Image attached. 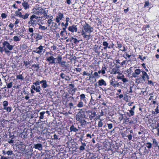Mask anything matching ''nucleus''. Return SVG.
I'll list each match as a JSON object with an SVG mask.
<instances>
[{"label": "nucleus", "mask_w": 159, "mask_h": 159, "mask_svg": "<svg viewBox=\"0 0 159 159\" xmlns=\"http://www.w3.org/2000/svg\"><path fill=\"white\" fill-rule=\"evenodd\" d=\"M29 33H31L30 36L36 39V41L42 39L43 36L40 33H35L34 32V29L32 28L29 27L28 29Z\"/></svg>", "instance_id": "nucleus-1"}, {"label": "nucleus", "mask_w": 159, "mask_h": 159, "mask_svg": "<svg viewBox=\"0 0 159 159\" xmlns=\"http://www.w3.org/2000/svg\"><path fill=\"white\" fill-rule=\"evenodd\" d=\"M39 17L36 16L34 14L32 15L30 18V20L28 22V24L29 26H32L35 27L39 22L38 19Z\"/></svg>", "instance_id": "nucleus-2"}, {"label": "nucleus", "mask_w": 159, "mask_h": 159, "mask_svg": "<svg viewBox=\"0 0 159 159\" xmlns=\"http://www.w3.org/2000/svg\"><path fill=\"white\" fill-rule=\"evenodd\" d=\"M93 29L87 23L83 25L82 32L90 33L93 32Z\"/></svg>", "instance_id": "nucleus-3"}, {"label": "nucleus", "mask_w": 159, "mask_h": 159, "mask_svg": "<svg viewBox=\"0 0 159 159\" xmlns=\"http://www.w3.org/2000/svg\"><path fill=\"white\" fill-rule=\"evenodd\" d=\"M79 110V111L76 115V119L77 121H81L85 117L86 115L84 111H83V109Z\"/></svg>", "instance_id": "nucleus-4"}, {"label": "nucleus", "mask_w": 159, "mask_h": 159, "mask_svg": "<svg viewBox=\"0 0 159 159\" xmlns=\"http://www.w3.org/2000/svg\"><path fill=\"white\" fill-rule=\"evenodd\" d=\"M3 47H5L4 51L7 54L9 52V50H12L13 48V46L10 45L7 41H5L3 43Z\"/></svg>", "instance_id": "nucleus-5"}, {"label": "nucleus", "mask_w": 159, "mask_h": 159, "mask_svg": "<svg viewBox=\"0 0 159 159\" xmlns=\"http://www.w3.org/2000/svg\"><path fill=\"white\" fill-rule=\"evenodd\" d=\"M44 47V46L42 45H40L39 47L34 50L33 52L39 54H41L42 52H44L45 50L43 49Z\"/></svg>", "instance_id": "nucleus-6"}, {"label": "nucleus", "mask_w": 159, "mask_h": 159, "mask_svg": "<svg viewBox=\"0 0 159 159\" xmlns=\"http://www.w3.org/2000/svg\"><path fill=\"white\" fill-rule=\"evenodd\" d=\"M64 18V16L63 13H62L60 12H59L58 14L56 16V22L57 23H59L60 21Z\"/></svg>", "instance_id": "nucleus-7"}, {"label": "nucleus", "mask_w": 159, "mask_h": 159, "mask_svg": "<svg viewBox=\"0 0 159 159\" xmlns=\"http://www.w3.org/2000/svg\"><path fill=\"white\" fill-rule=\"evenodd\" d=\"M68 30L72 33L76 32L77 31V25H73L71 26H69Z\"/></svg>", "instance_id": "nucleus-8"}, {"label": "nucleus", "mask_w": 159, "mask_h": 159, "mask_svg": "<svg viewBox=\"0 0 159 159\" xmlns=\"http://www.w3.org/2000/svg\"><path fill=\"white\" fill-rule=\"evenodd\" d=\"M56 59L52 56L48 57L46 58V60L49 62V64L55 63Z\"/></svg>", "instance_id": "nucleus-9"}, {"label": "nucleus", "mask_w": 159, "mask_h": 159, "mask_svg": "<svg viewBox=\"0 0 159 159\" xmlns=\"http://www.w3.org/2000/svg\"><path fill=\"white\" fill-rule=\"evenodd\" d=\"M31 88L35 90L37 92L39 93V94H42V93H40L42 89L39 85L35 86L34 85H32Z\"/></svg>", "instance_id": "nucleus-10"}, {"label": "nucleus", "mask_w": 159, "mask_h": 159, "mask_svg": "<svg viewBox=\"0 0 159 159\" xmlns=\"http://www.w3.org/2000/svg\"><path fill=\"white\" fill-rule=\"evenodd\" d=\"M152 145H153V147H154V148L157 147L158 150L159 151V143L158 142V141H157L156 139H152Z\"/></svg>", "instance_id": "nucleus-11"}, {"label": "nucleus", "mask_w": 159, "mask_h": 159, "mask_svg": "<svg viewBox=\"0 0 159 159\" xmlns=\"http://www.w3.org/2000/svg\"><path fill=\"white\" fill-rule=\"evenodd\" d=\"M141 71L139 69H136L134 71V72L132 74V76L135 78L138 77V75L140 74Z\"/></svg>", "instance_id": "nucleus-12"}, {"label": "nucleus", "mask_w": 159, "mask_h": 159, "mask_svg": "<svg viewBox=\"0 0 159 159\" xmlns=\"http://www.w3.org/2000/svg\"><path fill=\"white\" fill-rule=\"evenodd\" d=\"M97 83L99 86H106L107 85L106 82L103 79H101L98 80Z\"/></svg>", "instance_id": "nucleus-13"}, {"label": "nucleus", "mask_w": 159, "mask_h": 159, "mask_svg": "<svg viewBox=\"0 0 159 159\" xmlns=\"http://www.w3.org/2000/svg\"><path fill=\"white\" fill-rule=\"evenodd\" d=\"M33 148L41 151L43 150L42 145L39 143L34 144Z\"/></svg>", "instance_id": "nucleus-14"}, {"label": "nucleus", "mask_w": 159, "mask_h": 159, "mask_svg": "<svg viewBox=\"0 0 159 159\" xmlns=\"http://www.w3.org/2000/svg\"><path fill=\"white\" fill-rule=\"evenodd\" d=\"M120 70L116 68H113L111 70V73L113 74H118L120 75L121 73L120 72Z\"/></svg>", "instance_id": "nucleus-15"}, {"label": "nucleus", "mask_w": 159, "mask_h": 159, "mask_svg": "<svg viewBox=\"0 0 159 159\" xmlns=\"http://www.w3.org/2000/svg\"><path fill=\"white\" fill-rule=\"evenodd\" d=\"M41 84H42V87L44 89L47 88L48 86L47 84V82L46 80H43L41 81Z\"/></svg>", "instance_id": "nucleus-16"}, {"label": "nucleus", "mask_w": 159, "mask_h": 159, "mask_svg": "<svg viewBox=\"0 0 159 159\" xmlns=\"http://www.w3.org/2000/svg\"><path fill=\"white\" fill-rule=\"evenodd\" d=\"M80 100L84 102L85 103H86L87 101L86 99V97L85 94H82L80 95Z\"/></svg>", "instance_id": "nucleus-17"}, {"label": "nucleus", "mask_w": 159, "mask_h": 159, "mask_svg": "<svg viewBox=\"0 0 159 159\" xmlns=\"http://www.w3.org/2000/svg\"><path fill=\"white\" fill-rule=\"evenodd\" d=\"M102 45L104 46L103 48L105 50H106L107 48H110L111 47L109 46V44L106 41H103L102 43Z\"/></svg>", "instance_id": "nucleus-18"}, {"label": "nucleus", "mask_w": 159, "mask_h": 159, "mask_svg": "<svg viewBox=\"0 0 159 159\" xmlns=\"http://www.w3.org/2000/svg\"><path fill=\"white\" fill-rule=\"evenodd\" d=\"M55 63L60 64L61 61H62V57L61 56H57V57L55 58Z\"/></svg>", "instance_id": "nucleus-19"}, {"label": "nucleus", "mask_w": 159, "mask_h": 159, "mask_svg": "<svg viewBox=\"0 0 159 159\" xmlns=\"http://www.w3.org/2000/svg\"><path fill=\"white\" fill-rule=\"evenodd\" d=\"M70 129L71 132H77L79 130L76 127H75L73 125H72L70 127Z\"/></svg>", "instance_id": "nucleus-20"}, {"label": "nucleus", "mask_w": 159, "mask_h": 159, "mask_svg": "<svg viewBox=\"0 0 159 159\" xmlns=\"http://www.w3.org/2000/svg\"><path fill=\"white\" fill-rule=\"evenodd\" d=\"M22 5L24 7L25 9H27L29 8L30 6L28 2L26 1L23 2Z\"/></svg>", "instance_id": "nucleus-21"}, {"label": "nucleus", "mask_w": 159, "mask_h": 159, "mask_svg": "<svg viewBox=\"0 0 159 159\" xmlns=\"http://www.w3.org/2000/svg\"><path fill=\"white\" fill-rule=\"evenodd\" d=\"M116 81H115V79L112 78L111 80L110 81V84L114 88L116 87Z\"/></svg>", "instance_id": "nucleus-22"}, {"label": "nucleus", "mask_w": 159, "mask_h": 159, "mask_svg": "<svg viewBox=\"0 0 159 159\" xmlns=\"http://www.w3.org/2000/svg\"><path fill=\"white\" fill-rule=\"evenodd\" d=\"M86 113L89 115H90V113L91 114V115H96V112L95 111H92L90 110H86Z\"/></svg>", "instance_id": "nucleus-23"}, {"label": "nucleus", "mask_w": 159, "mask_h": 159, "mask_svg": "<svg viewBox=\"0 0 159 159\" xmlns=\"http://www.w3.org/2000/svg\"><path fill=\"white\" fill-rule=\"evenodd\" d=\"M43 9L41 8L35 11V13L39 16H41L43 15Z\"/></svg>", "instance_id": "nucleus-24"}, {"label": "nucleus", "mask_w": 159, "mask_h": 159, "mask_svg": "<svg viewBox=\"0 0 159 159\" xmlns=\"http://www.w3.org/2000/svg\"><path fill=\"white\" fill-rule=\"evenodd\" d=\"M128 111H129V112H127L126 113V114L127 115L129 116L130 117L131 116H133L134 115V111L133 110H129Z\"/></svg>", "instance_id": "nucleus-25"}, {"label": "nucleus", "mask_w": 159, "mask_h": 159, "mask_svg": "<svg viewBox=\"0 0 159 159\" xmlns=\"http://www.w3.org/2000/svg\"><path fill=\"white\" fill-rule=\"evenodd\" d=\"M86 33H84V32H82V35L83 36V37L87 40H88L90 37V35H88L86 34Z\"/></svg>", "instance_id": "nucleus-26"}, {"label": "nucleus", "mask_w": 159, "mask_h": 159, "mask_svg": "<svg viewBox=\"0 0 159 159\" xmlns=\"http://www.w3.org/2000/svg\"><path fill=\"white\" fill-rule=\"evenodd\" d=\"M63 30L61 31L60 33V35L64 37L65 36V34H63V33H65L66 35L67 34V31L66 30V28H62Z\"/></svg>", "instance_id": "nucleus-27"}, {"label": "nucleus", "mask_w": 159, "mask_h": 159, "mask_svg": "<svg viewBox=\"0 0 159 159\" xmlns=\"http://www.w3.org/2000/svg\"><path fill=\"white\" fill-rule=\"evenodd\" d=\"M70 42H73L75 44L78 43L79 42V41H78L77 39L73 37H71L70 38Z\"/></svg>", "instance_id": "nucleus-28"}, {"label": "nucleus", "mask_w": 159, "mask_h": 159, "mask_svg": "<svg viewBox=\"0 0 159 159\" xmlns=\"http://www.w3.org/2000/svg\"><path fill=\"white\" fill-rule=\"evenodd\" d=\"M82 145L80 147L79 149L80 150L83 151L85 149V147L86 146V144L84 143H81Z\"/></svg>", "instance_id": "nucleus-29"}, {"label": "nucleus", "mask_w": 159, "mask_h": 159, "mask_svg": "<svg viewBox=\"0 0 159 159\" xmlns=\"http://www.w3.org/2000/svg\"><path fill=\"white\" fill-rule=\"evenodd\" d=\"M66 62L65 61H61L60 63V65L61 66V67H66V68H67V66L66 65Z\"/></svg>", "instance_id": "nucleus-30"}, {"label": "nucleus", "mask_w": 159, "mask_h": 159, "mask_svg": "<svg viewBox=\"0 0 159 159\" xmlns=\"http://www.w3.org/2000/svg\"><path fill=\"white\" fill-rule=\"evenodd\" d=\"M89 104L90 105H94L95 104V101L93 99L92 97H91V98L89 103Z\"/></svg>", "instance_id": "nucleus-31"}, {"label": "nucleus", "mask_w": 159, "mask_h": 159, "mask_svg": "<svg viewBox=\"0 0 159 159\" xmlns=\"http://www.w3.org/2000/svg\"><path fill=\"white\" fill-rule=\"evenodd\" d=\"M21 37L20 36H15L13 38V40L15 42L20 41L21 39Z\"/></svg>", "instance_id": "nucleus-32"}, {"label": "nucleus", "mask_w": 159, "mask_h": 159, "mask_svg": "<svg viewBox=\"0 0 159 159\" xmlns=\"http://www.w3.org/2000/svg\"><path fill=\"white\" fill-rule=\"evenodd\" d=\"M8 103L7 101H4L3 102V109L4 110H5V107H7L8 105Z\"/></svg>", "instance_id": "nucleus-33"}, {"label": "nucleus", "mask_w": 159, "mask_h": 159, "mask_svg": "<svg viewBox=\"0 0 159 159\" xmlns=\"http://www.w3.org/2000/svg\"><path fill=\"white\" fill-rule=\"evenodd\" d=\"M62 79H65L66 80H67L65 78V77L68 78L69 77L67 76H66L64 73H61L60 75Z\"/></svg>", "instance_id": "nucleus-34"}, {"label": "nucleus", "mask_w": 159, "mask_h": 159, "mask_svg": "<svg viewBox=\"0 0 159 159\" xmlns=\"http://www.w3.org/2000/svg\"><path fill=\"white\" fill-rule=\"evenodd\" d=\"M146 147L149 149L151 148H152V144L150 142H148L146 144Z\"/></svg>", "instance_id": "nucleus-35"}, {"label": "nucleus", "mask_w": 159, "mask_h": 159, "mask_svg": "<svg viewBox=\"0 0 159 159\" xmlns=\"http://www.w3.org/2000/svg\"><path fill=\"white\" fill-rule=\"evenodd\" d=\"M137 122V119L136 118H133V120H130L129 121V123L130 124H134L136 123Z\"/></svg>", "instance_id": "nucleus-36"}, {"label": "nucleus", "mask_w": 159, "mask_h": 159, "mask_svg": "<svg viewBox=\"0 0 159 159\" xmlns=\"http://www.w3.org/2000/svg\"><path fill=\"white\" fill-rule=\"evenodd\" d=\"M84 106V103L83 102L81 101L79 102V103L77 105V107H78L81 108L83 107Z\"/></svg>", "instance_id": "nucleus-37"}, {"label": "nucleus", "mask_w": 159, "mask_h": 159, "mask_svg": "<svg viewBox=\"0 0 159 159\" xmlns=\"http://www.w3.org/2000/svg\"><path fill=\"white\" fill-rule=\"evenodd\" d=\"M45 111H42L40 113V116H39V118L41 119H43L44 118V115L45 114Z\"/></svg>", "instance_id": "nucleus-38"}, {"label": "nucleus", "mask_w": 159, "mask_h": 159, "mask_svg": "<svg viewBox=\"0 0 159 159\" xmlns=\"http://www.w3.org/2000/svg\"><path fill=\"white\" fill-rule=\"evenodd\" d=\"M16 16H18L20 17L21 18L22 16V15L21 12H20L19 11H15Z\"/></svg>", "instance_id": "nucleus-39"}, {"label": "nucleus", "mask_w": 159, "mask_h": 159, "mask_svg": "<svg viewBox=\"0 0 159 159\" xmlns=\"http://www.w3.org/2000/svg\"><path fill=\"white\" fill-rule=\"evenodd\" d=\"M148 77V75L147 73L145 74L144 75H143L142 76V78L144 81H146V78Z\"/></svg>", "instance_id": "nucleus-40"}, {"label": "nucleus", "mask_w": 159, "mask_h": 159, "mask_svg": "<svg viewBox=\"0 0 159 159\" xmlns=\"http://www.w3.org/2000/svg\"><path fill=\"white\" fill-rule=\"evenodd\" d=\"M93 78L97 77L98 78L100 77V75L98 74L97 72H95L93 75Z\"/></svg>", "instance_id": "nucleus-41"}, {"label": "nucleus", "mask_w": 159, "mask_h": 159, "mask_svg": "<svg viewBox=\"0 0 159 159\" xmlns=\"http://www.w3.org/2000/svg\"><path fill=\"white\" fill-rule=\"evenodd\" d=\"M16 78L17 79H20L21 80H23L24 79V77L22 75H17Z\"/></svg>", "instance_id": "nucleus-42"}, {"label": "nucleus", "mask_w": 159, "mask_h": 159, "mask_svg": "<svg viewBox=\"0 0 159 159\" xmlns=\"http://www.w3.org/2000/svg\"><path fill=\"white\" fill-rule=\"evenodd\" d=\"M29 15V14L28 13H26L25 15H22V16L21 18L24 19H26L28 18Z\"/></svg>", "instance_id": "nucleus-43"}, {"label": "nucleus", "mask_w": 159, "mask_h": 159, "mask_svg": "<svg viewBox=\"0 0 159 159\" xmlns=\"http://www.w3.org/2000/svg\"><path fill=\"white\" fill-rule=\"evenodd\" d=\"M107 68L105 67H102L101 70L102 74L103 75L106 73L105 70Z\"/></svg>", "instance_id": "nucleus-44"}, {"label": "nucleus", "mask_w": 159, "mask_h": 159, "mask_svg": "<svg viewBox=\"0 0 159 159\" xmlns=\"http://www.w3.org/2000/svg\"><path fill=\"white\" fill-rule=\"evenodd\" d=\"M41 81H40L39 80H38L36 81V82L33 83L34 85H35V86H39V85L40 84H41Z\"/></svg>", "instance_id": "nucleus-45"}, {"label": "nucleus", "mask_w": 159, "mask_h": 159, "mask_svg": "<svg viewBox=\"0 0 159 159\" xmlns=\"http://www.w3.org/2000/svg\"><path fill=\"white\" fill-rule=\"evenodd\" d=\"M27 46L25 44H23L20 46V48L22 50H24L26 48Z\"/></svg>", "instance_id": "nucleus-46"}, {"label": "nucleus", "mask_w": 159, "mask_h": 159, "mask_svg": "<svg viewBox=\"0 0 159 159\" xmlns=\"http://www.w3.org/2000/svg\"><path fill=\"white\" fill-rule=\"evenodd\" d=\"M13 82H11L7 84V88L8 89L11 88L12 86Z\"/></svg>", "instance_id": "nucleus-47"}, {"label": "nucleus", "mask_w": 159, "mask_h": 159, "mask_svg": "<svg viewBox=\"0 0 159 159\" xmlns=\"http://www.w3.org/2000/svg\"><path fill=\"white\" fill-rule=\"evenodd\" d=\"M133 71L132 70V67L130 68L129 69H128L126 70V72L128 74H130Z\"/></svg>", "instance_id": "nucleus-48"}, {"label": "nucleus", "mask_w": 159, "mask_h": 159, "mask_svg": "<svg viewBox=\"0 0 159 159\" xmlns=\"http://www.w3.org/2000/svg\"><path fill=\"white\" fill-rule=\"evenodd\" d=\"M103 123L102 122V120H101L98 121V125L99 127H102L103 126Z\"/></svg>", "instance_id": "nucleus-49"}, {"label": "nucleus", "mask_w": 159, "mask_h": 159, "mask_svg": "<svg viewBox=\"0 0 159 159\" xmlns=\"http://www.w3.org/2000/svg\"><path fill=\"white\" fill-rule=\"evenodd\" d=\"M39 28L41 29L42 30H45L47 29V27H46L45 26L40 25Z\"/></svg>", "instance_id": "nucleus-50"}, {"label": "nucleus", "mask_w": 159, "mask_h": 159, "mask_svg": "<svg viewBox=\"0 0 159 159\" xmlns=\"http://www.w3.org/2000/svg\"><path fill=\"white\" fill-rule=\"evenodd\" d=\"M43 14L44 16L46 17L47 16V11L43 9Z\"/></svg>", "instance_id": "nucleus-51"}, {"label": "nucleus", "mask_w": 159, "mask_h": 159, "mask_svg": "<svg viewBox=\"0 0 159 159\" xmlns=\"http://www.w3.org/2000/svg\"><path fill=\"white\" fill-rule=\"evenodd\" d=\"M23 63L25 65L26 67H27V68H28V65L30 64V62H28L27 61H24L23 62Z\"/></svg>", "instance_id": "nucleus-52"}, {"label": "nucleus", "mask_w": 159, "mask_h": 159, "mask_svg": "<svg viewBox=\"0 0 159 159\" xmlns=\"http://www.w3.org/2000/svg\"><path fill=\"white\" fill-rule=\"evenodd\" d=\"M59 135H57L56 134H54L53 136V139H60L59 138Z\"/></svg>", "instance_id": "nucleus-53"}, {"label": "nucleus", "mask_w": 159, "mask_h": 159, "mask_svg": "<svg viewBox=\"0 0 159 159\" xmlns=\"http://www.w3.org/2000/svg\"><path fill=\"white\" fill-rule=\"evenodd\" d=\"M5 110H7V111L8 112H10L11 111V107H5Z\"/></svg>", "instance_id": "nucleus-54"}, {"label": "nucleus", "mask_w": 159, "mask_h": 159, "mask_svg": "<svg viewBox=\"0 0 159 159\" xmlns=\"http://www.w3.org/2000/svg\"><path fill=\"white\" fill-rule=\"evenodd\" d=\"M7 154L8 155H11L13 154V152L12 151H8L7 152Z\"/></svg>", "instance_id": "nucleus-55"}, {"label": "nucleus", "mask_w": 159, "mask_h": 159, "mask_svg": "<svg viewBox=\"0 0 159 159\" xmlns=\"http://www.w3.org/2000/svg\"><path fill=\"white\" fill-rule=\"evenodd\" d=\"M149 2L148 1H147L145 2V4L144 5V7H146L149 5Z\"/></svg>", "instance_id": "nucleus-56"}, {"label": "nucleus", "mask_w": 159, "mask_h": 159, "mask_svg": "<svg viewBox=\"0 0 159 159\" xmlns=\"http://www.w3.org/2000/svg\"><path fill=\"white\" fill-rule=\"evenodd\" d=\"M117 46L119 48H121L122 47V45L121 44H120V43L117 42Z\"/></svg>", "instance_id": "nucleus-57"}, {"label": "nucleus", "mask_w": 159, "mask_h": 159, "mask_svg": "<svg viewBox=\"0 0 159 159\" xmlns=\"http://www.w3.org/2000/svg\"><path fill=\"white\" fill-rule=\"evenodd\" d=\"M107 125L108 129H111L113 127L112 124H107Z\"/></svg>", "instance_id": "nucleus-58"}, {"label": "nucleus", "mask_w": 159, "mask_h": 159, "mask_svg": "<svg viewBox=\"0 0 159 159\" xmlns=\"http://www.w3.org/2000/svg\"><path fill=\"white\" fill-rule=\"evenodd\" d=\"M1 17L2 18H5L7 17V15L5 13H2L1 14Z\"/></svg>", "instance_id": "nucleus-59"}, {"label": "nucleus", "mask_w": 159, "mask_h": 159, "mask_svg": "<svg viewBox=\"0 0 159 159\" xmlns=\"http://www.w3.org/2000/svg\"><path fill=\"white\" fill-rule=\"evenodd\" d=\"M48 23L49 24H51V23H53V20H52L51 18L48 21Z\"/></svg>", "instance_id": "nucleus-60"}, {"label": "nucleus", "mask_w": 159, "mask_h": 159, "mask_svg": "<svg viewBox=\"0 0 159 159\" xmlns=\"http://www.w3.org/2000/svg\"><path fill=\"white\" fill-rule=\"evenodd\" d=\"M127 137L129 140H130L132 139V136L131 134L128 135Z\"/></svg>", "instance_id": "nucleus-61"}, {"label": "nucleus", "mask_w": 159, "mask_h": 159, "mask_svg": "<svg viewBox=\"0 0 159 159\" xmlns=\"http://www.w3.org/2000/svg\"><path fill=\"white\" fill-rule=\"evenodd\" d=\"M148 84H152V85H154V83H153L151 80H148Z\"/></svg>", "instance_id": "nucleus-62"}, {"label": "nucleus", "mask_w": 159, "mask_h": 159, "mask_svg": "<svg viewBox=\"0 0 159 159\" xmlns=\"http://www.w3.org/2000/svg\"><path fill=\"white\" fill-rule=\"evenodd\" d=\"M79 122H80L81 124H84V123L86 122V121L84 119L82 120L81 121H78Z\"/></svg>", "instance_id": "nucleus-63"}, {"label": "nucleus", "mask_w": 159, "mask_h": 159, "mask_svg": "<svg viewBox=\"0 0 159 159\" xmlns=\"http://www.w3.org/2000/svg\"><path fill=\"white\" fill-rule=\"evenodd\" d=\"M125 120L126 122H127L129 123V121L130 120H129V118L126 117L125 118Z\"/></svg>", "instance_id": "nucleus-64"}]
</instances>
